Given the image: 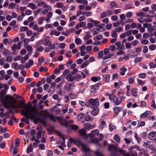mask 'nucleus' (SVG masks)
<instances>
[{"mask_svg": "<svg viewBox=\"0 0 156 156\" xmlns=\"http://www.w3.org/2000/svg\"><path fill=\"white\" fill-rule=\"evenodd\" d=\"M90 21L94 23L96 27H98L100 23V21L96 20H93L91 19H90Z\"/></svg>", "mask_w": 156, "mask_h": 156, "instance_id": "obj_41", "label": "nucleus"}, {"mask_svg": "<svg viewBox=\"0 0 156 156\" xmlns=\"http://www.w3.org/2000/svg\"><path fill=\"white\" fill-rule=\"evenodd\" d=\"M108 150L110 151H117L118 146L117 145L108 144Z\"/></svg>", "mask_w": 156, "mask_h": 156, "instance_id": "obj_10", "label": "nucleus"}, {"mask_svg": "<svg viewBox=\"0 0 156 156\" xmlns=\"http://www.w3.org/2000/svg\"><path fill=\"white\" fill-rule=\"evenodd\" d=\"M48 69L47 67H44L42 66H41L40 67L39 69V71L41 73L43 71L46 72L48 71Z\"/></svg>", "mask_w": 156, "mask_h": 156, "instance_id": "obj_49", "label": "nucleus"}, {"mask_svg": "<svg viewBox=\"0 0 156 156\" xmlns=\"http://www.w3.org/2000/svg\"><path fill=\"white\" fill-rule=\"evenodd\" d=\"M85 114L83 113H81L77 115L78 120H80L83 119L84 116Z\"/></svg>", "mask_w": 156, "mask_h": 156, "instance_id": "obj_43", "label": "nucleus"}, {"mask_svg": "<svg viewBox=\"0 0 156 156\" xmlns=\"http://www.w3.org/2000/svg\"><path fill=\"white\" fill-rule=\"evenodd\" d=\"M34 48H36V51H37L41 52L43 51L44 50L43 47L41 46H37V47Z\"/></svg>", "mask_w": 156, "mask_h": 156, "instance_id": "obj_50", "label": "nucleus"}, {"mask_svg": "<svg viewBox=\"0 0 156 156\" xmlns=\"http://www.w3.org/2000/svg\"><path fill=\"white\" fill-rule=\"evenodd\" d=\"M18 5L16 3L11 2L9 4L8 6V8L9 9H13L16 8H18Z\"/></svg>", "mask_w": 156, "mask_h": 156, "instance_id": "obj_21", "label": "nucleus"}, {"mask_svg": "<svg viewBox=\"0 0 156 156\" xmlns=\"http://www.w3.org/2000/svg\"><path fill=\"white\" fill-rule=\"evenodd\" d=\"M43 40L42 39L39 40L36 43L35 45L34 46V47H37V46H40V45L41 44H43Z\"/></svg>", "mask_w": 156, "mask_h": 156, "instance_id": "obj_39", "label": "nucleus"}, {"mask_svg": "<svg viewBox=\"0 0 156 156\" xmlns=\"http://www.w3.org/2000/svg\"><path fill=\"white\" fill-rule=\"evenodd\" d=\"M148 138L151 140H156V132L151 131L148 134Z\"/></svg>", "mask_w": 156, "mask_h": 156, "instance_id": "obj_8", "label": "nucleus"}, {"mask_svg": "<svg viewBox=\"0 0 156 156\" xmlns=\"http://www.w3.org/2000/svg\"><path fill=\"white\" fill-rule=\"evenodd\" d=\"M55 6L57 8H62L64 7V4L62 2H58L55 5Z\"/></svg>", "mask_w": 156, "mask_h": 156, "instance_id": "obj_37", "label": "nucleus"}, {"mask_svg": "<svg viewBox=\"0 0 156 156\" xmlns=\"http://www.w3.org/2000/svg\"><path fill=\"white\" fill-rule=\"evenodd\" d=\"M137 80L138 84L141 86L144 85L145 83V81L144 80L143 81L138 79H137Z\"/></svg>", "mask_w": 156, "mask_h": 156, "instance_id": "obj_54", "label": "nucleus"}, {"mask_svg": "<svg viewBox=\"0 0 156 156\" xmlns=\"http://www.w3.org/2000/svg\"><path fill=\"white\" fill-rule=\"evenodd\" d=\"M82 78V75L81 74H77L74 76V80L76 81H79Z\"/></svg>", "mask_w": 156, "mask_h": 156, "instance_id": "obj_28", "label": "nucleus"}, {"mask_svg": "<svg viewBox=\"0 0 156 156\" xmlns=\"http://www.w3.org/2000/svg\"><path fill=\"white\" fill-rule=\"evenodd\" d=\"M130 92L132 95L135 97L138 96V89L136 88H131Z\"/></svg>", "mask_w": 156, "mask_h": 156, "instance_id": "obj_14", "label": "nucleus"}, {"mask_svg": "<svg viewBox=\"0 0 156 156\" xmlns=\"http://www.w3.org/2000/svg\"><path fill=\"white\" fill-rule=\"evenodd\" d=\"M114 139L115 140L118 142H119L120 140V137L117 134H116L114 136Z\"/></svg>", "mask_w": 156, "mask_h": 156, "instance_id": "obj_58", "label": "nucleus"}, {"mask_svg": "<svg viewBox=\"0 0 156 156\" xmlns=\"http://www.w3.org/2000/svg\"><path fill=\"white\" fill-rule=\"evenodd\" d=\"M33 151L32 144H30L27 148V151L28 153L32 152Z\"/></svg>", "mask_w": 156, "mask_h": 156, "instance_id": "obj_42", "label": "nucleus"}, {"mask_svg": "<svg viewBox=\"0 0 156 156\" xmlns=\"http://www.w3.org/2000/svg\"><path fill=\"white\" fill-rule=\"evenodd\" d=\"M64 108L62 109V111L63 114H65L67 112L68 110V105L66 104L64 107Z\"/></svg>", "mask_w": 156, "mask_h": 156, "instance_id": "obj_33", "label": "nucleus"}, {"mask_svg": "<svg viewBox=\"0 0 156 156\" xmlns=\"http://www.w3.org/2000/svg\"><path fill=\"white\" fill-rule=\"evenodd\" d=\"M43 41V44L44 45L46 46H48L49 43L51 42H52L50 41V37L48 36H46L44 39Z\"/></svg>", "mask_w": 156, "mask_h": 156, "instance_id": "obj_12", "label": "nucleus"}, {"mask_svg": "<svg viewBox=\"0 0 156 156\" xmlns=\"http://www.w3.org/2000/svg\"><path fill=\"white\" fill-rule=\"evenodd\" d=\"M80 143L82 147L83 155L84 156H92V151L90 150L87 146L81 142H80Z\"/></svg>", "mask_w": 156, "mask_h": 156, "instance_id": "obj_4", "label": "nucleus"}, {"mask_svg": "<svg viewBox=\"0 0 156 156\" xmlns=\"http://www.w3.org/2000/svg\"><path fill=\"white\" fill-rule=\"evenodd\" d=\"M65 55L68 58H70L72 55L71 52V51H69L65 53Z\"/></svg>", "mask_w": 156, "mask_h": 156, "instance_id": "obj_64", "label": "nucleus"}, {"mask_svg": "<svg viewBox=\"0 0 156 156\" xmlns=\"http://www.w3.org/2000/svg\"><path fill=\"white\" fill-rule=\"evenodd\" d=\"M95 156H104L103 154L98 150L93 151Z\"/></svg>", "mask_w": 156, "mask_h": 156, "instance_id": "obj_34", "label": "nucleus"}, {"mask_svg": "<svg viewBox=\"0 0 156 156\" xmlns=\"http://www.w3.org/2000/svg\"><path fill=\"white\" fill-rule=\"evenodd\" d=\"M72 74H68L66 76V79L69 82L70 81H73L74 80V76H73Z\"/></svg>", "mask_w": 156, "mask_h": 156, "instance_id": "obj_18", "label": "nucleus"}, {"mask_svg": "<svg viewBox=\"0 0 156 156\" xmlns=\"http://www.w3.org/2000/svg\"><path fill=\"white\" fill-rule=\"evenodd\" d=\"M30 110L29 114L30 118L31 119L34 120L37 119L38 116L43 115L45 112V111H41L40 112H38L37 108L33 107H32Z\"/></svg>", "mask_w": 156, "mask_h": 156, "instance_id": "obj_2", "label": "nucleus"}, {"mask_svg": "<svg viewBox=\"0 0 156 156\" xmlns=\"http://www.w3.org/2000/svg\"><path fill=\"white\" fill-rule=\"evenodd\" d=\"M149 42L148 40L145 39H142L141 40V43L143 44H147Z\"/></svg>", "mask_w": 156, "mask_h": 156, "instance_id": "obj_62", "label": "nucleus"}, {"mask_svg": "<svg viewBox=\"0 0 156 156\" xmlns=\"http://www.w3.org/2000/svg\"><path fill=\"white\" fill-rule=\"evenodd\" d=\"M109 129L111 131L116 128L115 126L112 124V123H110L109 125Z\"/></svg>", "mask_w": 156, "mask_h": 156, "instance_id": "obj_53", "label": "nucleus"}, {"mask_svg": "<svg viewBox=\"0 0 156 156\" xmlns=\"http://www.w3.org/2000/svg\"><path fill=\"white\" fill-rule=\"evenodd\" d=\"M99 134V131L98 129H95L92 130L88 135V137L90 138V142L92 143L97 144L99 140L97 138L95 137L96 136H98Z\"/></svg>", "mask_w": 156, "mask_h": 156, "instance_id": "obj_3", "label": "nucleus"}, {"mask_svg": "<svg viewBox=\"0 0 156 156\" xmlns=\"http://www.w3.org/2000/svg\"><path fill=\"white\" fill-rule=\"evenodd\" d=\"M61 141V142L59 143L60 144H61V145L58 146V147L62 151H64V147H66V146L65 144V139L63 137H62L60 138Z\"/></svg>", "mask_w": 156, "mask_h": 156, "instance_id": "obj_9", "label": "nucleus"}, {"mask_svg": "<svg viewBox=\"0 0 156 156\" xmlns=\"http://www.w3.org/2000/svg\"><path fill=\"white\" fill-rule=\"evenodd\" d=\"M125 49V47L124 44H121V45H120L119 46L116 47V50H124Z\"/></svg>", "mask_w": 156, "mask_h": 156, "instance_id": "obj_52", "label": "nucleus"}, {"mask_svg": "<svg viewBox=\"0 0 156 156\" xmlns=\"http://www.w3.org/2000/svg\"><path fill=\"white\" fill-rule=\"evenodd\" d=\"M146 74L145 73H142L138 75V76L140 78L145 79L146 77Z\"/></svg>", "mask_w": 156, "mask_h": 156, "instance_id": "obj_59", "label": "nucleus"}, {"mask_svg": "<svg viewBox=\"0 0 156 156\" xmlns=\"http://www.w3.org/2000/svg\"><path fill=\"white\" fill-rule=\"evenodd\" d=\"M27 7L30 8L34 10L37 8V6L34 3L31 2L28 5Z\"/></svg>", "mask_w": 156, "mask_h": 156, "instance_id": "obj_24", "label": "nucleus"}, {"mask_svg": "<svg viewBox=\"0 0 156 156\" xmlns=\"http://www.w3.org/2000/svg\"><path fill=\"white\" fill-rule=\"evenodd\" d=\"M134 77L133 76H131L128 79V82L129 84H133L135 82Z\"/></svg>", "mask_w": 156, "mask_h": 156, "instance_id": "obj_36", "label": "nucleus"}, {"mask_svg": "<svg viewBox=\"0 0 156 156\" xmlns=\"http://www.w3.org/2000/svg\"><path fill=\"white\" fill-rule=\"evenodd\" d=\"M119 70V74L122 76H124L125 74V72L127 70L126 68L124 67L120 68Z\"/></svg>", "mask_w": 156, "mask_h": 156, "instance_id": "obj_23", "label": "nucleus"}, {"mask_svg": "<svg viewBox=\"0 0 156 156\" xmlns=\"http://www.w3.org/2000/svg\"><path fill=\"white\" fill-rule=\"evenodd\" d=\"M99 100L98 98H91L88 100L89 106L90 108L98 107L99 105Z\"/></svg>", "mask_w": 156, "mask_h": 156, "instance_id": "obj_5", "label": "nucleus"}, {"mask_svg": "<svg viewBox=\"0 0 156 156\" xmlns=\"http://www.w3.org/2000/svg\"><path fill=\"white\" fill-rule=\"evenodd\" d=\"M116 97L113 93L111 94L108 95L109 99L113 103L115 104V101H116Z\"/></svg>", "mask_w": 156, "mask_h": 156, "instance_id": "obj_15", "label": "nucleus"}, {"mask_svg": "<svg viewBox=\"0 0 156 156\" xmlns=\"http://www.w3.org/2000/svg\"><path fill=\"white\" fill-rule=\"evenodd\" d=\"M149 65L150 69H154L156 67V63L151 62L149 63Z\"/></svg>", "mask_w": 156, "mask_h": 156, "instance_id": "obj_40", "label": "nucleus"}, {"mask_svg": "<svg viewBox=\"0 0 156 156\" xmlns=\"http://www.w3.org/2000/svg\"><path fill=\"white\" fill-rule=\"evenodd\" d=\"M52 98L54 100H57L58 101H60L61 99L59 98V96L58 94H54L52 96Z\"/></svg>", "mask_w": 156, "mask_h": 156, "instance_id": "obj_57", "label": "nucleus"}, {"mask_svg": "<svg viewBox=\"0 0 156 156\" xmlns=\"http://www.w3.org/2000/svg\"><path fill=\"white\" fill-rule=\"evenodd\" d=\"M101 79V78L99 76H94V77H92L91 78V80L94 82H96L97 81H99Z\"/></svg>", "mask_w": 156, "mask_h": 156, "instance_id": "obj_29", "label": "nucleus"}, {"mask_svg": "<svg viewBox=\"0 0 156 156\" xmlns=\"http://www.w3.org/2000/svg\"><path fill=\"white\" fill-rule=\"evenodd\" d=\"M84 128L86 129H91V127H92L91 124L89 122L84 123Z\"/></svg>", "mask_w": 156, "mask_h": 156, "instance_id": "obj_32", "label": "nucleus"}, {"mask_svg": "<svg viewBox=\"0 0 156 156\" xmlns=\"http://www.w3.org/2000/svg\"><path fill=\"white\" fill-rule=\"evenodd\" d=\"M99 86L98 84L93 85L91 89V92L92 93H95L96 92V91L99 89Z\"/></svg>", "mask_w": 156, "mask_h": 156, "instance_id": "obj_20", "label": "nucleus"}, {"mask_svg": "<svg viewBox=\"0 0 156 156\" xmlns=\"http://www.w3.org/2000/svg\"><path fill=\"white\" fill-rule=\"evenodd\" d=\"M25 101L24 100H22L20 101L19 104L18 105H17V108H23L24 109L21 111V112L25 115V117L27 119H28L30 118L29 114L32 107L28 106L25 105Z\"/></svg>", "mask_w": 156, "mask_h": 156, "instance_id": "obj_1", "label": "nucleus"}, {"mask_svg": "<svg viewBox=\"0 0 156 156\" xmlns=\"http://www.w3.org/2000/svg\"><path fill=\"white\" fill-rule=\"evenodd\" d=\"M106 16H107V15L105 11L103 12L100 15V18L101 19L104 18Z\"/></svg>", "mask_w": 156, "mask_h": 156, "instance_id": "obj_56", "label": "nucleus"}, {"mask_svg": "<svg viewBox=\"0 0 156 156\" xmlns=\"http://www.w3.org/2000/svg\"><path fill=\"white\" fill-rule=\"evenodd\" d=\"M85 119L87 121H92L94 119L93 117L90 116L89 115H86L85 117Z\"/></svg>", "mask_w": 156, "mask_h": 156, "instance_id": "obj_31", "label": "nucleus"}, {"mask_svg": "<svg viewBox=\"0 0 156 156\" xmlns=\"http://www.w3.org/2000/svg\"><path fill=\"white\" fill-rule=\"evenodd\" d=\"M20 142V139L19 138H17L15 140L16 146V147H18L19 144Z\"/></svg>", "mask_w": 156, "mask_h": 156, "instance_id": "obj_61", "label": "nucleus"}, {"mask_svg": "<svg viewBox=\"0 0 156 156\" xmlns=\"http://www.w3.org/2000/svg\"><path fill=\"white\" fill-rule=\"evenodd\" d=\"M70 127L73 130L76 131L79 129V126L76 125H70Z\"/></svg>", "mask_w": 156, "mask_h": 156, "instance_id": "obj_46", "label": "nucleus"}, {"mask_svg": "<svg viewBox=\"0 0 156 156\" xmlns=\"http://www.w3.org/2000/svg\"><path fill=\"white\" fill-rule=\"evenodd\" d=\"M119 151L121 154L123 155L124 156H127L128 153L126 152V151L123 149H119Z\"/></svg>", "mask_w": 156, "mask_h": 156, "instance_id": "obj_38", "label": "nucleus"}, {"mask_svg": "<svg viewBox=\"0 0 156 156\" xmlns=\"http://www.w3.org/2000/svg\"><path fill=\"white\" fill-rule=\"evenodd\" d=\"M150 141H147L144 143L143 146L146 147H149V148H151V147H153V146L152 145H150Z\"/></svg>", "mask_w": 156, "mask_h": 156, "instance_id": "obj_30", "label": "nucleus"}, {"mask_svg": "<svg viewBox=\"0 0 156 156\" xmlns=\"http://www.w3.org/2000/svg\"><path fill=\"white\" fill-rule=\"evenodd\" d=\"M133 16V13L131 12H129L126 14V16L128 18H131Z\"/></svg>", "mask_w": 156, "mask_h": 156, "instance_id": "obj_60", "label": "nucleus"}, {"mask_svg": "<svg viewBox=\"0 0 156 156\" xmlns=\"http://www.w3.org/2000/svg\"><path fill=\"white\" fill-rule=\"evenodd\" d=\"M92 12H90L84 11L83 12L82 15H85L87 16H91Z\"/></svg>", "mask_w": 156, "mask_h": 156, "instance_id": "obj_51", "label": "nucleus"}, {"mask_svg": "<svg viewBox=\"0 0 156 156\" xmlns=\"http://www.w3.org/2000/svg\"><path fill=\"white\" fill-rule=\"evenodd\" d=\"M133 149L130 147L129 149V152L128 153L127 156H136L137 155V153L135 151H132Z\"/></svg>", "mask_w": 156, "mask_h": 156, "instance_id": "obj_19", "label": "nucleus"}, {"mask_svg": "<svg viewBox=\"0 0 156 156\" xmlns=\"http://www.w3.org/2000/svg\"><path fill=\"white\" fill-rule=\"evenodd\" d=\"M114 55H115V54L114 53H112L111 54H108V55H107L106 56L103 57L102 60H105L106 59H107L108 58H111L112 56H113Z\"/></svg>", "mask_w": 156, "mask_h": 156, "instance_id": "obj_35", "label": "nucleus"}, {"mask_svg": "<svg viewBox=\"0 0 156 156\" xmlns=\"http://www.w3.org/2000/svg\"><path fill=\"white\" fill-rule=\"evenodd\" d=\"M89 62L88 60H87L85 61V62H83L81 65V67L82 68H85V67H86L89 64Z\"/></svg>", "mask_w": 156, "mask_h": 156, "instance_id": "obj_47", "label": "nucleus"}, {"mask_svg": "<svg viewBox=\"0 0 156 156\" xmlns=\"http://www.w3.org/2000/svg\"><path fill=\"white\" fill-rule=\"evenodd\" d=\"M151 115V112L147 110L145 112L141 114L140 116L141 118H148L149 116Z\"/></svg>", "mask_w": 156, "mask_h": 156, "instance_id": "obj_11", "label": "nucleus"}, {"mask_svg": "<svg viewBox=\"0 0 156 156\" xmlns=\"http://www.w3.org/2000/svg\"><path fill=\"white\" fill-rule=\"evenodd\" d=\"M122 102L120 97H116V101H115V105H118Z\"/></svg>", "mask_w": 156, "mask_h": 156, "instance_id": "obj_44", "label": "nucleus"}, {"mask_svg": "<svg viewBox=\"0 0 156 156\" xmlns=\"http://www.w3.org/2000/svg\"><path fill=\"white\" fill-rule=\"evenodd\" d=\"M12 101H10L8 104H9L10 106L13 108H17V105H16V100L13 98V99L12 100Z\"/></svg>", "mask_w": 156, "mask_h": 156, "instance_id": "obj_17", "label": "nucleus"}, {"mask_svg": "<svg viewBox=\"0 0 156 156\" xmlns=\"http://www.w3.org/2000/svg\"><path fill=\"white\" fill-rule=\"evenodd\" d=\"M91 108L93 109L91 112V114L93 115L96 116L98 114V112L99 111V109L98 107Z\"/></svg>", "mask_w": 156, "mask_h": 156, "instance_id": "obj_16", "label": "nucleus"}, {"mask_svg": "<svg viewBox=\"0 0 156 156\" xmlns=\"http://www.w3.org/2000/svg\"><path fill=\"white\" fill-rule=\"evenodd\" d=\"M75 87V84L73 83H67L64 86L63 89L66 91H69L73 89Z\"/></svg>", "mask_w": 156, "mask_h": 156, "instance_id": "obj_6", "label": "nucleus"}, {"mask_svg": "<svg viewBox=\"0 0 156 156\" xmlns=\"http://www.w3.org/2000/svg\"><path fill=\"white\" fill-rule=\"evenodd\" d=\"M75 42L77 45L81 44L82 43V41L79 37H76L75 40Z\"/></svg>", "mask_w": 156, "mask_h": 156, "instance_id": "obj_27", "label": "nucleus"}, {"mask_svg": "<svg viewBox=\"0 0 156 156\" xmlns=\"http://www.w3.org/2000/svg\"><path fill=\"white\" fill-rule=\"evenodd\" d=\"M141 106L142 108L147 107V104L146 101H142L141 102Z\"/></svg>", "mask_w": 156, "mask_h": 156, "instance_id": "obj_63", "label": "nucleus"}, {"mask_svg": "<svg viewBox=\"0 0 156 156\" xmlns=\"http://www.w3.org/2000/svg\"><path fill=\"white\" fill-rule=\"evenodd\" d=\"M98 57L100 58H102V59L103 56V55H104L103 51L101 50L100 51H99L98 53Z\"/></svg>", "mask_w": 156, "mask_h": 156, "instance_id": "obj_55", "label": "nucleus"}, {"mask_svg": "<svg viewBox=\"0 0 156 156\" xmlns=\"http://www.w3.org/2000/svg\"><path fill=\"white\" fill-rule=\"evenodd\" d=\"M79 132L80 135L81 136L88 137V136H87V134L86 133L84 129H80Z\"/></svg>", "mask_w": 156, "mask_h": 156, "instance_id": "obj_25", "label": "nucleus"}, {"mask_svg": "<svg viewBox=\"0 0 156 156\" xmlns=\"http://www.w3.org/2000/svg\"><path fill=\"white\" fill-rule=\"evenodd\" d=\"M50 49L52 50L55 49L56 48L55 44V43L52 44V42H51L48 45Z\"/></svg>", "mask_w": 156, "mask_h": 156, "instance_id": "obj_48", "label": "nucleus"}, {"mask_svg": "<svg viewBox=\"0 0 156 156\" xmlns=\"http://www.w3.org/2000/svg\"><path fill=\"white\" fill-rule=\"evenodd\" d=\"M103 80L105 82H108L110 80V75L109 74H105L102 75Z\"/></svg>", "mask_w": 156, "mask_h": 156, "instance_id": "obj_22", "label": "nucleus"}, {"mask_svg": "<svg viewBox=\"0 0 156 156\" xmlns=\"http://www.w3.org/2000/svg\"><path fill=\"white\" fill-rule=\"evenodd\" d=\"M122 110V107H120L116 106L113 109V111L114 112L115 116H117L119 113L121 112Z\"/></svg>", "mask_w": 156, "mask_h": 156, "instance_id": "obj_13", "label": "nucleus"}, {"mask_svg": "<svg viewBox=\"0 0 156 156\" xmlns=\"http://www.w3.org/2000/svg\"><path fill=\"white\" fill-rule=\"evenodd\" d=\"M138 123L137 125V127H140L143 126L145 125V122L144 121L141 120H138Z\"/></svg>", "mask_w": 156, "mask_h": 156, "instance_id": "obj_26", "label": "nucleus"}, {"mask_svg": "<svg viewBox=\"0 0 156 156\" xmlns=\"http://www.w3.org/2000/svg\"><path fill=\"white\" fill-rule=\"evenodd\" d=\"M13 98L11 95H7L3 100L4 105H6L10 101L13 99Z\"/></svg>", "mask_w": 156, "mask_h": 156, "instance_id": "obj_7", "label": "nucleus"}, {"mask_svg": "<svg viewBox=\"0 0 156 156\" xmlns=\"http://www.w3.org/2000/svg\"><path fill=\"white\" fill-rule=\"evenodd\" d=\"M105 12L107 13V16L108 17L114 14L113 11L111 10H108Z\"/></svg>", "mask_w": 156, "mask_h": 156, "instance_id": "obj_45", "label": "nucleus"}]
</instances>
